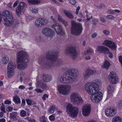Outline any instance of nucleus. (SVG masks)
<instances>
[{"label":"nucleus","mask_w":122,"mask_h":122,"mask_svg":"<svg viewBox=\"0 0 122 122\" xmlns=\"http://www.w3.org/2000/svg\"><path fill=\"white\" fill-rule=\"evenodd\" d=\"M85 89L88 93L92 95L90 99L93 102L98 103L102 99V93L101 92H99V86L96 83L87 82L85 85Z\"/></svg>","instance_id":"obj_1"},{"label":"nucleus","mask_w":122,"mask_h":122,"mask_svg":"<svg viewBox=\"0 0 122 122\" xmlns=\"http://www.w3.org/2000/svg\"><path fill=\"white\" fill-rule=\"evenodd\" d=\"M65 75L60 78V81L62 83L71 84L75 80L78 74L75 69L68 68L65 71Z\"/></svg>","instance_id":"obj_2"},{"label":"nucleus","mask_w":122,"mask_h":122,"mask_svg":"<svg viewBox=\"0 0 122 122\" xmlns=\"http://www.w3.org/2000/svg\"><path fill=\"white\" fill-rule=\"evenodd\" d=\"M28 57L27 54L24 51H20L17 53L16 60L19 69H24L27 67Z\"/></svg>","instance_id":"obj_3"},{"label":"nucleus","mask_w":122,"mask_h":122,"mask_svg":"<svg viewBox=\"0 0 122 122\" xmlns=\"http://www.w3.org/2000/svg\"><path fill=\"white\" fill-rule=\"evenodd\" d=\"M71 32L73 35L79 36L81 34L83 30L81 24L79 23H76L73 22L71 23Z\"/></svg>","instance_id":"obj_4"},{"label":"nucleus","mask_w":122,"mask_h":122,"mask_svg":"<svg viewBox=\"0 0 122 122\" xmlns=\"http://www.w3.org/2000/svg\"><path fill=\"white\" fill-rule=\"evenodd\" d=\"M66 111L69 116L76 118L78 114L79 109L78 107L73 106L72 104H69L66 106Z\"/></svg>","instance_id":"obj_5"},{"label":"nucleus","mask_w":122,"mask_h":122,"mask_svg":"<svg viewBox=\"0 0 122 122\" xmlns=\"http://www.w3.org/2000/svg\"><path fill=\"white\" fill-rule=\"evenodd\" d=\"M70 99L73 104L76 105H81L83 102L79 94L77 92L72 93L70 96Z\"/></svg>","instance_id":"obj_6"},{"label":"nucleus","mask_w":122,"mask_h":122,"mask_svg":"<svg viewBox=\"0 0 122 122\" xmlns=\"http://www.w3.org/2000/svg\"><path fill=\"white\" fill-rule=\"evenodd\" d=\"M59 93L63 95L68 94L71 91V87L69 85H60L58 87Z\"/></svg>","instance_id":"obj_7"},{"label":"nucleus","mask_w":122,"mask_h":122,"mask_svg":"<svg viewBox=\"0 0 122 122\" xmlns=\"http://www.w3.org/2000/svg\"><path fill=\"white\" fill-rule=\"evenodd\" d=\"M26 6L24 2H21L20 3L16 9V15L19 16H21L24 14L25 8Z\"/></svg>","instance_id":"obj_8"},{"label":"nucleus","mask_w":122,"mask_h":122,"mask_svg":"<svg viewBox=\"0 0 122 122\" xmlns=\"http://www.w3.org/2000/svg\"><path fill=\"white\" fill-rule=\"evenodd\" d=\"M66 54H70L71 58L75 59L77 55V52L76 47L74 46H71L68 47L66 50Z\"/></svg>","instance_id":"obj_9"},{"label":"nucleus","mask_w":122,"mask_h":122,"mask_svg":"<svg viewBox=\"0 0 122 122\" xmlns=\"http://www.w3.org/2000/svg\"><path fill=\"white\" fill-rule=\"evenodd\" d=\"M48 20L43 18H39L36 19L35 21V26L37 28H39L46 25L48 23Z\"/></svg>","instance_id":"obj_10"},{"label":"nucleus","mask_w":122,"mask_h":122,"mask_svg":"<svg viewBox=\"0 0 122 122\" xmlns=\"http://www.w3.org/2000/svg\"><path fill=\"white\" fill-rule=\"evenodd\" d=\"M108 80L113 84H116L119 82L117 75L115 72L112 71L110 72L108 76Z\"/></svg>","instance_id":"obj_11"},{"label":"nucleus","mask_w":122,"mask_h":122,"mask_svg":"<svg viewBox=\"0 0 122 122\" xmlns=\"http://www.w3.org/2000/svg\"><path fill=\"white\" fill-rule=\"evenodd\" d=\"M52 28L55 30L58 35H62L65 33L61 26L58 23L53 24L52 25Z\"/></svg>","instance_id":"obj_12"},{"label":"nucleus","mask_w":122,"mask_h":122,"mask_svg":"<svg viewBox=\"0 0 122 122\" xmlns=\"http://www.w3.org/2000/svg\"><path fill=\"white\" fill-rule=\"evenodd\" d=\"M96 72V70L89 68L87 69L83 74L84 79L86 80H87L89 78L91 75H92Z\"/></svg>","instance_id":"obj_13"},{"label":"nucleus","mask_w":122,"mask_h":122,"mask_svg":"<svg viewBox=\"0 0 122 122\" xmlns=\"http://www.w3.org/2000/svg\"><path fill=\"white\" fill-rule=\"evenodd\" d=\"M58 55V52H49L46 55V57L47 59L52 61H54L56 60L57 57Z\"/></svg>","instance_id":"obj_14"},{"label":"nucleus","mask_w":122,"mask_h":122,"mask_svg":"<svg viewBox=\"0 0 122 122\" xmlns=\"http://www.w3.org/2000/svg\"><path fill=\"white\" fill-rule=\"evenodd\" d=\"M91 110V106L89 104L84 105L82 109V113L85 116H87L90 114Z\"/></svg>","instance_id":"obj_15"},{"label":"nucleus","mask_w":122,"mask_h":122,"mask_svg":"<svg viewBox=\"0 0 122 122\" xmlns=\"http://www.w3.org/2000/svg\"><path fill=\"white\" fill-rule=\"evenodd\" d=\"M103 44L106 46L113 50H116L117 47L115 43L111 41L107 40H105L103 43Z\"/></svg>","instance_id":"obj_16"},{"label":"nucleus","mask_w":122,"mask_h":122,"mask_svg":"<svg viewBox=\"0 0 122 122\" xmlns=\"http://www.w3.org/2000/svg\"><path fill=\"white\" fill-rule=\"evenodd\" d=\"M4 21L3 23L4 25L6 26H10L13 24L14 20L13 17H11L9 18H4Z\"/></svg>","instance_id":"obj_17"},{"label":"nucleus","mask_w":122,"mask_h":122,"mask_svg":"<svg viewBox=\"0 0 122 122\" xmlns=\"http://www.w3.org/2000/svg\"><path fill=\"white\" fill-rule=\"evenodd\" d=\"M36 86L37 88L40 87L43 90H46L48 88L46 83L42 81H38L36 83Z\"/></svg>","instance_id":"obj_18"},{"label":"nucleus","mask_w":122,"mask_h":122,"mask_svg":"<svg viewBox=\"0 0 122 122\" xmlns=\"http://www.w3.org/2000/svg\"><path fill=\"white\" fill-rule=\"evenodd\" d=\"M96 51L99 53L105 54L108 53L109 52V49L105 46H99L97 47Z\"/></svg>","instance_id":"obj_19"},{"label":"nucleus","mask_w":122,"mask_h":122,"mask_svg":"<svg viewBox=\"0 0 122 122\" xmlns=\"http://www.w3.org/2000/svg\"><path fill=\"white\" fill-rule=\"evenodd\" d=\"M105 114L108 117H111L114 116L116 113V111L115 108H112L107 109L105 111Z\"/></svg>","instance_id":"obj_20"},{"label":"nucleus","mask_w":122,"mask_h":122,"mask_svg":"<svg viewBox=\"0 0 122 122\" xmlns=\"http://www.w3.org/2000/svg\"><path fill=\"white\" fill-rule=\"evenodd\" d=\"M2 15L3 16H5L4 18H5L13 17L11 12L7 10H4L2 14Z\"/></svg>","instance_id":"obj_21"},{"label":"nucleus","mask_w":122,"mask_h":122,"mask_svg":"<svg viewBox=\"0 0 122 122\" xmlns=\"http://www.w3.org/2000/svg\"><path fill=\"white\" fill-rule=\"evenodd\" d=\"M45 58L43 57L40 58L38 60L39 63L44 67L47 66L48 64L45 61Z\"/></svg>","instance_id":"obj_22"},{"label":"nucleus","mask_w":122,"mask_h":122,"mask_svg":"<svg viewBox=\"0 0 122 122\" xmlns=\"http://www.w3.org/2000/svg\"><path fill=\"white\" fill-rule=\"evenodd\" d=\"M52 79V77L50 75L44 74L43 76L42 79L45 82L50 81Z\"/></svg>","instance_id":"obj_23"},{"label":"nucleus","mask_w":122,"mask_h":122,"mask_svg":"<svg viewBox=\"0 0 122 122\" xmlns=\"http://www.w3.org/2000/svg\"><path fill=\"white\" fill-rule=\"evenodd\" d=\"M64 13L68 18L70 19H73L74 18V17L71 13L68 11L66 10L64 11Z\"/></svg>","instance_id":"obj_24"},{"label":"nucleus","mask_w":122,"mask_h":122,"mask_svg":"<svg viewBox=\"0 0 122 122\" xmlns=\"http://www.w3.org/2000/svg\"><path fill=\"white\" fill-rule=\"evenodd\" d=\"M50 29V28H44L42 30V33L43 35L47 36L48 35V31H50L49 30Z\"/></svg>","instance_id":"obj_25"},{"label":"nucleus","mask_w":122,"mask_h":122,"mask_svg":"<svg viewBox=\"0 0 122 122\" xmlns=\"http://www.w3.org/2000/svg\"><path fill=\"white\" fill-rule=\"evenodd\" d=\"M15 67V64L12 61H10L8 65L7 69L14 70Z\"/></svg>","instance_id":"obj_26"},{"label":"nucleus","mask_w":122,"mask_h":122,"mask_svg":"<svg viewBox=\"0 0 122 122\" xmlns=\"http://www.w3.org/2000/svg\"><path fill=\"white\" fill-rule=\"evenodd\" d=\"M17 114V113L16 112H12L10 114V117L13 120H17L16 116Z\"/></svg>","instance_id":"obj_27"},{"label":"nucleus","mask_w":122,"mask_h":122,"mask_svg":"<svg viewBox=\"0 0 122 122\" xmlns=\"http://www.w3.org/2000/svg\"><path fill=\"white\" fill-rule=\"evenodd\" d=\"M13 98V101L15 104H19L20 103V99L18 96H14Z\"/></svg>","instance_id":"obj_28"},{"label":"nucleus","mask_w":122,"mask_h":122,"mask_svg":"<svg viewBox=\"0 0 122 122\" xmlns=\"http://www.w3.org/2000/svg\"><path fill=\"white\" fill-rule=\"evenodd\" d=\"M28 3L30 4L35 5L39 4L40 1L38 0H27Z\"/></svg>","instance_id":"obj_29"},{"label":"nucleus","mask_w":122,"mask_h":122,"mask_svg":"<svg viewBox=\"0 0 122 122\" xmlns=\"http://www.w3.org/2000/svg\"><path fill=\"white\" fill-rule=\"evenodd\" d=\"M122 119L121 117L118 116H116L113 118L112 122H122Z\"/></svg>","instance_id":"obj_30"},{"label":"nucleus","mask_w":122,"mask_h":122,"mask_svg":"<svg viewBox=\"0 0 122 122\" xmlns=\"http://www.w3.org/2000/svg\"><path fill=\"white\" fill-rule=\"evenodd\" d=\"M49 30L50 31H48V35H47L48 37H52L55 35V33L52 29L50 28Z\"/></svg>","instance_id":"obj_31"},{"label":"nucleus","mask_w":122,"mask_h":122,"mask_svg":"<svg viewBox=\"0 0 122 122\" xmlns=\"http://www.w3.org/2000/svg\"><path fill=\"white\" fill-rule=\"evenodd\" d=\"M110 65V64L109 62L107 60H106L104 62V64L102 67L103 68L107 69L109 67Z\"/></svg>","instance_id":"obj_32"},{"label":"nucleus","mask_w":122,"mask_h":122,"mask_svg":"<svg viewBox=\"0 0 122 122\" xmlns=\"http://www.w3.org/2000/svg\"><path fill=\"white\" fill-rule=\"evenodd\" d=\"M107 89L108 93V94L112 93L114 90V88L110 85L108 86Z\"/></svg>","instance_id":"obj_33"},{"label":"nucleus","mask_w":122,"mask_h":122,"mask_svg":"<svg viewBox=\"0 0 122 122\" xmlns=\"http://www.w3.org/2000/svg\"><path fill=\"white\" fill-rule=\"evenodd\" d=\"M7 74L8 76V77H10V76L13 75L14 73V70L12 69H7Z\"/></svg>","instance_id":"obj_34"},{"label":"nucleus","mask_w":122,"mask_h":122,"mask_svg":"<svg viewBox=\"0 0 122 122\" xmlns=\"http://www.w3.org/2000/svg\"><path fill=\"white\" fill-rule=\"evenodd\" d=\"M55 107V105H53L50 107L49 111L50 113H52L54 112Z\"/></svg>","instance_id":"obj_35"},{"label":"nucleus","mask_w":122,"mask_h":122,"mask_svg":"<svg viewBox=\"0 0 122 122\" xmlns=\"http://www.w3.org/2000/svg\"><path fill=\"white\" fill-rule=\"evenodd\" d=\"M2 60L3 63H7L9 61V58L7 56H6L3 58Z\"/></svg>","instance_id":"obj_36"},{"label":"nucleus","mask_w":122,"mask_h":122,"mask_svg":"<svg viewBox=\"0 0 122 122\" xmlns=\"http://www.w3.org/2000/svg\"><path fill=\"white\" fill-rule=\"evenodd\" d=\"M40 120L42 122H46L45 117L44 116L39 117Z\"/></svg>","instance_id":"obj_37"},{"label":"nucleus","mask_w":122,"mask_h":122,"mask_svg":"<svg viewBox=\"0 0 122 122\" xmlns=\"http://www.w3.org/2000/svg\"><path fill=\"white\" fill-rule=\"evenodd\" d=\"M26 112L23 110H21L20 112L21 116L24 117L26 115Z\"/></svg>","instance_id":"obj_38"},{"label":"nucleus","mask_w":122,"mask_h":122,"mask_svg":"<svg viewBox=\"0 0 122 122\" xmlns=\"http://www.w3.org/2000/svg\"><path fill=\"white\" fill-rule=\"evenodd\" d=\"M34 90L35 91L38 93H41L43 91V90L39 88H36Z\"/></svg>","instance_id":"obj_39"},{"label":"nucleus","mask_w":122,"mask_h":122,"mask_svg":"<svg viewBox=\"0 0 122 122\" xmlns=\"http://www.w3.org/2000/svg\"><path fill=\"white\" fill-rule=\"evenodd\" d=\"M32 11L33 12L35 13V14H37L38 13V9L35 8H33L32 9Z\"/></svg>","instance_id":"obj_40"},{"label":"nucleus","mask_w":122,"mask_h":122,"mask_svg":"<svg viewBox=\"0 0 122 122\" xmlns=\"http://www.w3.org/2000/svg\"><path fill=\"white\" fill-rule=\"evenodd\" d=\"M48 95L47 94H45L43 95L42 97V99L43 100L45 101L46 100V97L48 98Z\"/></svg>","instance_id":"obj_41"},{"label":"nucleus","mask_w":122,"mask_h":122,"mask_svg":"<svg viewBox=\"0 0 122 122\" xmlns=\"http://www.w3.org/2000/svg\"><path fill=\"white\" fill-rule=\"evenodd\" d=\"M58 20L60 22H62L64 20L61 17V16L59 15H58Z\"/></svg>","instance_id":"obj_42"},{"label":"nucleus","mask_w":122,"mask_h":122,"mask_svg":"<svg viewBox=\"0 0 122 122\" xmlns=\"http://www.w3.org/2000/svg\"><path fill=\"white\" fill-rule=\"evenodd\" d=\"M117 107L119 108L122 107V101H120L119 102Z\"/></svg>","instance_id":"obj_43"},{"label":"nucleus","mask_w":122,"mask_h":122,"mask_svg":"<svg viewBox=\"0 0 122 122\" xmlns=\"http://www.w3.org/2000/svg\"><path fill=\"white\" fill-rule=\"evenodd\" d=\"M26 101L28 105H31V102L32 100H30L27 99H26Z\"/></svg>","instance_id":"obj_44"},{"label":"nucleus","mask_w":122,"mask_h":122,"mask_svg":"<svg viewBox=\"0 0 122 122\" xmlns=\"http://www.w3.org/2000/svg\"><path fill=\"white\" fill-rule=\"evenodd\" d=\"M69 2L71 4L73 5H75L76 3L75 0H70Z\"/></svg>","instance_id":"obj_45"},{"label":"nucleus","mask_w":122,"mask_h":122,"mask_svg":"<svg viewBox=\"0 0 122 122\" xmlns=\"http://www.w3.org/2000/svg\"><path fill=\"white\" fill-rule=\"evenodd\" d=\"M49 118L51 121H54L55 120V117L53 115L50 116Z\"/></svg>","instance_id":"obj_46"},{"label":"nucleus","mask_w":122,"mask_h":122,"mask_svg":"<svg viewBox=\"0 0 122 122\" xmlns=\"http://www.w3.org/2000/svg\"><path fill=\"white\" fill-rule=\"evenodd\" d=\"M62 22L64 26H67L68 25L67 22L65 20H64L62 21Z\"/></svg>","instance_id":"obj_47"},{"label":"nucleus","mask_w":122,"mask_h":122,"mask_svg":"<svg viewBox=\"0 0 122 122\" xmlns=\"http://www.w3.org/2000/svg\"><path fill=\"white\" fill-rule=\"evenodd\" d=\"M25 104V101L24 99H23L22 100V103L21 104V106H24Z\"/></svg>","instance_id":"obj_48"},{"label":"nucleus","mask_w":122,"mask_h":122,"mask_svg":"<svg viewBox=\"0 0 122 122\" xmlns=\"http://www.w3.org/2000/svg\"><path fill=\"white\" fill-rule=\"evenodd\" d=\"M106 17L107 18L111 20L113 19L114 18V17L113 16L110 15L107 16Z\"/></svg>","instance_id":"obj_49"},{"label":"nucleus","mask_w":122,"mask_h":122,"mask_svg":"<svg viewBox=\"0 0 122 122\" xmlns=\"http://www.w3.org/2000/svg\"><path fill=\"white\" fill-rule=\"evenodd\" d=\"M80 7L79 6H78L76 10V15H77L78 14L79 10L80 9Z\"/></svg>","instance_id":"obj_50"},{"label":"nucleus","mask_w":122,"mask_h":122,"mask_svg":"<svg viewBox=\"0 0 122 122\" xmlns=\"http://www.w3.org/2000/svg\"><path fill=\"white\" fill-rule=\"evenodd\" d=\"M108 13L110 14H112L114 13V10H109L107 11Z\"/></svg>","instance_id":"obj_51"},{"label":"nucleus","mask_w":122,"mask_h":122,"mask_svg":"<svg viewBox=\"0 0 122 122\" xmlns=\"http://www.w3.org/2000/svg\"><path fill=\"white\" fill-rule=\"evenodd\" d=\"M0 109L1 111L4 112L5 113L6 112L4 106H1L0 107Z\"/></svg>","instance_id":"obj_52"},{"label":"nucleus","mask_w":122,"mask_h":122,"mask_svg":"<svg viewBox=\"0 0 122 122\" xmlns=\"http://www.w3.org/2000/svg\"><path fill=\"white\" fill-rule=\"evenodd\" d=\"M100 20L103 22H106V20L104 19L103 17L100 16Z\"/></svg>","instance_id":"obj_53"},{"label":"nucleus","mask_w":122,"mask_h":122,"mask_svg":"<svg viewBox=\"0 0 122 122\" xmlns=\"http://www.w3.org/2000/svg\"><path fill=\"white\" fill-rule=\"evenodd\" d=\"M93 52V51L92 49H89L87 50V52L88 53H91Z\"/></svg>","instance_id":"obj_54"},{"label":"nucleus","mask_w":122,"mask_h":122,"mask_svg":"<svg viewBox=\"0 0 122 122\" xmlns=\"http://www.w3.org/2000/svg\"><path fill=\"white\" fill-rule=\"evenodd\" d=\"M5 103L6 104H11V102L10 101L8 100H7L5 101Z\"/></svg>","instance_id":"obj_55"},{"label":"nucleus","mask_w":122,"mask_h":122,"mask_svg":"<svg viewBox=\"0 0 122 122\" xmlns=\"http://www.w3.org/2000/svg\"><path fill=\"white\" fill-rule=\"evenodd\" d=\"M25 86L23 85H20L19 87V88L21 90L23 89H25Z\"/></svg>","instance_id":"obj_56"},{"label":"nucleus","mask_w":122,"mask_h":122,"mask_svg":"<svg viewBox=\"0 0 122 122\" xmlns=\"http://www.w3.org/2000/svg\"><path fill=\"white\" fill-rule=\"evenodd\" d=\"M119 60L122 66V56H120L119 57Z\"/></svg>","instance_id":"obj_57"},{"label":"nucleus","mask_w":122,"mask_h":122,"mask_svg":"<svg viewBox=\"0 0 122 122\" xmlns=\"http://www.w3.org/2000/svg\"><path fill=\"white\" fill-rule=\"evenodd\" d=\"M41 38L40 36H38L36 37V40L37 41H41Z\"/></svg>","instance_id":"obj_58"},{"label":"nucleus","mask_w":122,"mask_h":122,"mask_svg":"<svg viewBox=\"0 0 122 122\" xmlns=\"http://www.w3.org/2000/svg\"><path fill=\"white\" fill-rule=\"evenodd\" d=\"M97 34L96 33H95L92 34V37L93 38L96 37L97 36Z\"/></svg>","instance_id":"obj_59"},{"label":"nucleus","mask_w":122,"mask_h":122,"mask_svg":"<svg viewBox=\"0 0 122 122\" xmlns=\"http://www.w3.org/2000/svg\"><path fill=\"white\" fill-rule=\"evenodd\" d=\"M19 2L18 1H16L13 4V7H15L17 6V5L19 3Z\"/></svg>","instance_id":"obj_60"},{"label":"nucleus","mask_w":122,"mask_h":122,"mask_svg":"<svg viewBox=\"0 0 122 122\" xmlns=\"http://www.w3.org/2000/svg\"><path fill=\"white\" fill-rule=\"evenodd\" d=\"M103 32L105 35H108L109 33L108 31L106 30H104L103 31Z\"/></svg>","instance_id":"obj_61"},{"label":"nucleus","mask_w":122,"mask_h":122,"mask_svg":"<svg viewBox=\"0 0 122 122\" xmlns=\"http://www.w3.org/2000/svg\"><path fill=\"white\" fill-rule=\"evenodd\" d=\"M105 54H108L109 57L110 58H112V55L111 53L109 51V52L108 53H105Z\"/></svg>","instance_id":"obj_62"},{"label":"nucleus","mask_w":122,"mask_h":122,"mask_svg":"<svg viewBox=\"0 0 122 122\" xmlns=\"http://www.w3.org/2000/svg\"><path fill=\"white\" fill-rule=\"evenodd\" d=\"M34 17L31 16H29L28 17V19L30 20H31L34 19Z\"/></svg>","instance_id":"obj_63"},{"label":"nucleus","mask_w":122,"mask_h":122,"mask_svg":"<svg viewBox=\"0 0 122 122\" xmlns=\"http://www.w3.org/2000/svg\"><path fill=\"white\" fill-rule=\"evenodd\" d=\"M13 108L12 107H8V108L7 109V111H10L12 110Z\"/></svg>","instance_id":"obj_64"}]
</instances>
